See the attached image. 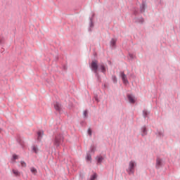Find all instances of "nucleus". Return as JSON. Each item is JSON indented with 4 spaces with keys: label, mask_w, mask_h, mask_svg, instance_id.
Here are the masks:
<instances>
[{
    "label": "nucleus",
    "mask_w": 180,
    "mask_h": 180,
    "mask_svg": "<svg viewBox=\"0 0 180 180\" xmlns=\"http://www.w3.org/2000/svg\"><path fill=\"white\" fill-rule=\"evenodd\" d=\"M96 101H97V102H98V98H96Z\"/></svg>",
    "instance_id": "obj_34"
},
{
    "label": "nucleus",
    "mask_w": 180,
    "mask_h": 180,
    "mask_svg": "<svg viewBox=\"0 0 180 180\" xmlns=\"http://www.w3.org/2000/svg\"><path fill=\"white\" fill-rule=\"evenodd\" d=\"M89 32H92V30L91 28H89Z\"/></svg>",
    "instance_id": "obj_33"
},
{
    "label": "nucleus",
    "mask_w": 180,
    "mask_h": 180,
    "mask_svg": "<svg viewBox=\"0 0 180 180\" xmlns=\"http://www.w3.org/2000/svg\"><path fill=\"white\" fill-rule=\"evenodd\" d=\"M136 23H144V18H143V17L136 18Z\"/></svg>",
    "instance_id": "obj_17"
},
{
    "label": "nucleus",
    "mask_w": 180,
    "mask_h": 180,
    "mask_svg": "<svg viewBox=\"0 0 180 180\" xmlns=\"http://www.w3.org/2000/svg\"><path fill=\"white\" fill-rule=\"evenodd\" d=\"M112 79L114 84H117V77H116L115 75H112Z\"/></svg>",
    "instance_id": "obj_22"
},
{
    "label": "nucleus",
    "mask_w": 180,
    "mask_h": 180,
    "mask_svg": "<svg viewBox=\"0 0 180 180\" xmlns=\"http://www.w3.org/2000/svg\"><path fill=\"white\" fill-rule=\"evenodd\" d=\"M129 56L130 57L131 60H134V58L136 57L133 53H129Z\"/></svg>",
    "instance_id": "obj_27"
},
{
    "label": "nucleus",
    "mask_w": 180,
    "mask_h": 180,
    "mask_svg": "<svg viewBox=\"0 0 180 180\" xmlns=\"http://www.w3.org/2000/svg\"><path fill=\"white\" fill-rule=\"evenodd\" d=\"M161 167H162V159H161L160 157H157L155 168L159 169V168H161Z\"/></svg>",
    "instance_id": "obj_4"
},
{
    "label": "nucleus",
    "mask_w": 180,
    "mask_h": 180,
    "mask_svg": "<svg viewBox=\"0 0 180 180\" xmlns=\"http://www.w3.org/2000/svg\"><path fill=\"white\" fill-rule=\"evenodd\" d=\"M137 167L136 162L131 160L129 162V167L127 169L128 175H134L135 168Z\"/></svg>",
    "instance_id": "obj_3"
},
{
    "label": "nucleus",
    "mask_w": 180,
    "mask_h": 180,
    "mask_svg": "<svg viewBox=\"0 0 180 180\" xmlns=\"http://www.w3.org/2000/svg\"><path fill=\"white\" fill-rule=\"evenodd\" d=\"M141 130H142V136H147V127L146 126H143L141 128Z\"/></svg>",
    "instance_id": "obj_15"
},
{
    "label": "nucleus",
    "mask_w": 180,
    "mask_h": 180,
    "mask_svg": "<svg viewBox=\"0 0 180 180\" xmlns=\"http://www.w3.org/2000/svg\"><path fill=\"white\" fill-rule=\"evenodd\" d=\"M99 68L103 74H106V66H105V64L100 65Z\"/></svg>",
    "instance_id": "obj_10"
},
{
    "label": "nucleus",
    "mask_w": 180,
    "mask_h": 180,
    "mask_svg": "<svg viewBox=\"0 0 180 180\" xmlns=\"http://www.w3.org/2000/svg\"><path fill=\"white\" fill-rule=\"evenodd\" d=\"M84 117H86L88 116V110H85L84 111Z\"/></svg>",
    "instance_id": "obj_30"
},
{
    "label": "nucleus",
    "mask_w": 180,
    "mask_h": 180,
    "mask_svg": "<svg viewBox=\"0 0 180 180\" xmlns=\"http://www.w3.org/2000/svg\"><path fill=\"white\" fill-rule=\"evenodd\" d=\"M13 173L14 175H15V176H20V172H19V171L17 169H13Z\"/></svg>",
    "instance_id": "obj_19"
},
{
    "label": "nucleus",
    "mask_w": 180,
    "mask_h": 180,
    "mask_svg": "<svg viewBox=\"0 0 180 180\" xmlns=\"http://www.w3.org/2000/svg\"><path fill=\"white\" fill-rule=\"evenodd\" d=\"M86 161H90V162L92 161V156L91 155L90 152L86 153Z\"/></svg>",
    "instance_id": "obj_16"
},
{
    "label": "nucleus",
    "mask_w": 180,
    "mask_h": 180,
    "mask_svg": "<svg viewBox=\"0 0 180 180\" xmlns=\"http://www.w3.org/2000/svg\"><path fill=\"white\" fill-rule=\"evenodd\" d=\"M88 134L90 137L92 136V129H91V128L88 129Z\"/></svg>",
    "instance_id": "obj_28"
},
{
    "label": "nucleus",
    "mask_w": 180,
    "mask_h": 180,
    "mask_svg": "<svg viewBox=\"0 0 180 180\" xmlns=\"http://www.w3.org/2000/svg\"><path fill=\"white\" fill-rule=\"evenodd\" d=\"M121 78H122V82H123V84H124V85H127V84H129V80L127 79V76H126V75L124 74V72H121Z\"/></svg>",
    "instance_id": "obj_5"
},
{
    "label": "nucleus",
    "mask_w": 180,
    "mask_h": 180,
    "mask_svg": "<svg viewBox=\"0 0 180 180\" xmlns=\"http://www.w3.org/2000/svg\"><path fill=\"white\" fill-rule=\"evenodd\" d=\"M90 67L97 78V82H98V84H101V82H102V79L101 78V76H99V73H98V68H99V66L98 65V60H92Z\"/></svg>",
    "instance_id": "obj_2"
},
{
    "label": "nucleus",
    "mask_w": 180,
    "mask_h": 180,
    "mask_svg": "<svg viewBox=\"0 0 180 180\" xmlns=\"http://www.w3.org/2000/svg\"><path fill=\"white\" fill-rule=\"evenodd\" d=\"M30 171L33 175H37V169L34 167H31Z\"/></svg>",
    "instance_id": "obj_18"
},
{
    "label": "nucleus",
    "mask_w": 180,
    "mask_h": 180,
    "mask_svg": "<svg viewBox=\"0 0 180 180\" xmlns=\"http://www.w3.org/2000/svg\"><path fill=\"white\" fill-rule=\"evenodd\" d=\"M96 178H98V174H96V173H94L93 175H91L90 180H96Z\"/></svg>",
    "instance_id": "obj_21"
},
{
    "label": "nucleus",
    "mask_w": 180,
    "mask_h": 180,
    "mask_svg": "<svg viewBox=\"0 0 180 180\" xmlns=\"http://www.w3.org/2000/svg\"><path fill=\"white\" fill-rule=\"evenodd\" d=\"M134 15L135 16H137V15H139V11H137V10L134 11Z\"/></svg>",
    "instance_id": "obj_31"
},
{
    "label": "nucleus",
    "mask_w": 180,
    "mask_h": 180,
    "mask_svg": "<svg viewBox=\"0 0 180 180\" xmlns=\"http://www.w3.org/2000/svg\"><path fill=\"white\" fill-rule=\"evenodd\" d=\"M96 150V147H95L94 145H91L89 152H90V154H91H91H95Z\"/></svg>",
    "instance_id": "obj_13"
},
{
    "label": "nucleus",
    "mask_w": 180,
    "mask_h": 180,
    "mask_svg": "<svg viewBox=\"0 0 180 180\" xmlns=\"http://www.w3.org/2000/svg\"><path fill=\"white\" fill-rule=\"evenodd\" d=\"M96 161H97V164L98 165H101V164H102V161H103V160H104V158H103V157H102V156H100V157H96Z\"/></svg>",
    "instance_id": "obj_11"
},
{
    "label": "nucleus",
    "mask_w": 180,
    "mask_h": 180,
    "mask_svg": "<svg viewBox=\"0 0 180 180\" xmlns=\"http://www.w3.org/2000/svg\"><path fill=\"white\" fill-rule=\"evenodd\" d=\"M94 18H95V13H93L91 18H90V27H94Z\"/></svg>",
    "instance_id": "obj_14"
},
{
    "label": "nucleus",
    "mask_w": 180,
    "mask_h": 180,
    "mask_svg": "<svg viewBox=\"0 0 180 180\" xmlns=\"http://www.w3.org/2000/svg\"><path fill=\"white\" fill-rule=\"evenodd\" d=\"M4 43H5V38L0 35V44H4Z\"/></svg>",
    "instance_id": "obj_23"
},
{
    "label": "nucleus",
    "mask_w": 180,
    "mask_h": 180,
    "mask_svg": "<svg viewBox=\"0 0 180 180\" xmlns=\"http://www.w3.org/2000/svg\"><path fill=\"white\" fill-rule=\"evenodd\" d=\"M32 150H33L34 153H35V154H37L38 149L36 146H34Z\"/></svg>",
    "instance_id": "obj_29"
},
{
    "label": "nucleus",
    "mask_w": 180,
    "mask_h": 180,
    "mask_svg": "<svg viewBox=\"0 0 180 180\" xmlns=\"http://www.w3.org/2000/svg\"><path fill=\"white\" fill-rule=\"evenodd\" d=\"M18 156L16 154L13 155V161H15V160H18Z\"/></svg>",
    "instance_id": "obj_25"
},
{
    "label": "nucleus",
    "mask_w": 180,
    "mask_h": 180,
    "mask_svg": "<svg viewBox=\"0 0 180 180\" xmlns=\"http://www.w3.org/2000/svg\"><path fill=\"white\" fill-rule=\"evenodd\" d=\"M44 135V131L39 130L37 131V140L38 141H41V139H43V136Z\"/></svg>",
    "instance_id": "obj_7"
},
{
    "label": "nucleus",
    "mask_w": 180,
    "mask_h": 180,
    "mask_svg": "<svg viewBox=\"0 0 180 180\" xmlns=\"http://www.w3.org/2000/svg\"><path fill=\"white\" fill-rule=\"evenodd\" d=\"M140 12L141 13H144V12H146V1H142V4L140 6Z\"/></svg>",
    "instance_id": "obj_9"
},
{
    "label": "nucleus",
    "mask_w": 180,
    "mask_h": 180,
    "mask_svg": "<svg viewBox=\"0 0 180 180\" xmlns=\"http://www.w3.org/2000/svg\"><path fill=\"white\" fill-rule=\"evenodd\" d=\"M64 135H63V134H57L53 139V146L55 147H56V148H58V147H60V146H63V144H64Z\"/></svg>",
    "instance_id": "obj_1"
},
{
    "label": "nucleus",
    "mask_w": 180,
    "mask_h": 180,
    "mask_svg": "<svg viewBox=\"0 0 180 180\" xmlns=\"http://www.w3.org/2000/svg\"><path fill=\"white\" fill-rule=\"evenodd\" d=\"M80 125L82 126V127H85V126H86V122L81 121L80 122Z\"/></svg>",
    "instance_id": "obj_24"
},
{
    "label": "nucleus",
    "mask_w": 180,
    "mask_h": 180,
    "mask_svg": "<svg viewBox=\"0 0 180 180\" xmlns=\"http://www.w3.org/2000/svg\"><path fill=\"white\" fill-rule=\"evenodd\" d=\"M148 115H150V112H147L146 110H143V115L145 117V119H146V117H148Z\"/></svg>",
    "instance_id": "obj_20"
},
{
    "label": "nucleus",
    "mask_w": 180,
    "mask_h": 180,
    "mask_svg": "<svg viewBox=\"0 0 180 180\" xmlns=\"http://www.w3.org/2000/svg\"><path fill=\"white\" fill-rule=\"evenodd\" d=\"M20 164H21V167L26 168V162H25L24 161H21Z\"/></svg>",
    "instance_id": "obj_26"
},
{
    "label": "nucleus",
    "mask_w": 180,
    "mask_h": 180,
    "mask_svg": "<svg viewBox=\"0 0 180 180\" xmlns=\"http://www.w3.org/2000/svg\"><path fill=\"white\" fill-rule=\"evenodd\" d=\"M54 108H55V110L57 112H58L59 113L62 110L61 104L60 103H58V102H55L54 103Z\"/></svg>",
    "instance_id": "obj_6"
},
{
    "label": "nucleus",
    "mask_w": 180,
    "mask_h": 180,
    "mask_svg": "<svg viewBox=\"0 0 180 180\" xmlns=\"http://www.w3.org/2000/svg\"><path fill=\"white\" fill-rule=\"evenodd\" d=\"M116 41H117V39L112 38L110 42V46L115 48L116 47Z\"/></svg>",
    "instance_id": "obj_12"
},
{
    "label": "nucleus",
    "mask_w": 180,
    "mask_h": 180,
    "mask_svg": "<svg viewBox=\"0 0 180 180\" xmlns=\"http://www.w3.org/2000/svg\"><path fill=\"white\" fill-rule=\"evenodd\" d=\"M159 137H164V134L162 132H158Z\"/></svg>",
    "instance_id": "obj_32"
},
{
    "label": "nucleus",
    "mask_w": 180,
    "mask_h": 180,
    "mask_svg": "<svg viewBox=\"0 0 180 180\" xmlns=\"http://www.w3.org/2000/svg\"><path fill=\"white\" fill-rule=\"evenodd\" d=\"M127 97L128 98V101L129 103L134 104L136 103V99H134V96L131 94H127Z\"/></svg>",
    "instance_id": "obj_8"
}]
</instances>
